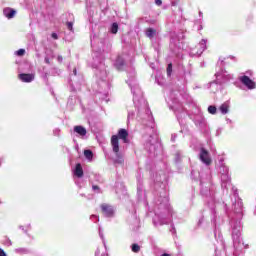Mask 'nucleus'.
<instances>
[{"label":"nucleus","mask_w":256,"mask_h":256,"mask_svg":"<svg viewBox=\"0 0 256 256\" xmlns=\"http://www.w3.org/2000/svg\"><path fill=\"white\" fill-rule=\"evenodd\" d=\"M128 77L126 83L129 85L131 92L134 95L133 101L137 111V121H141L143 125L150 127V129H155V118H153V113H151V109H149V104L143 97V92L141 91V88H139L137 80H135V69H132L128 74Z\"/></svg>","instance_id":"nucleus-1"},{"label":"nucleus","mask_w":256,"mask_h":256,"mask_svg":"<svg viewBox=\"0 0 256 256\" xmlns=\"http://www.w3.org/2000/svg\"><path fill=\"white\" fill-rule=\"evenodd\" d=\"M232 191L234 193L235 203H233L234 215L230 219V228L232 231L234 249H239L243 243L241 239V231L243 229V224L241 223V219H243V200L239 198L235 187H232Z\"/></svg>","instance_id":"nucleus-2"},{"label":"nucleus","mask_w":256,"mask_h":256,"mask_svg":"<svg viewBox=\"0 0 256 256\" xmlns=\"http://www.w3.org/2000/svg\"><path fill=\"white\" fill-rule=\"evenodd\" d=\"M111 51V43L107 42L103 44L102 50L94 52V62L93 67L96 68L95 75L98 79V85L104 89V91H109L111 89V77H109V72H107V67L105 66V57L103 53H109Z\"/></svg>","instance_id":"nucleus-3"},{"label":"nucleus","mask_w":256,"mask_h":256,"mask_svg":"<svg viewBox=\"0 0 256 256\" xmlns=\"http://www.w3.org/2000/svg\"><path fill=\"white\" fill-rule=\"evenodd\" d=\"M155 216L153 218V223L155 227H160L161 225H169L173 221V208L169 205V197L167 193L160 196L154 207Z\"/></svg>","instance_id":"nucleus-4"},{"label":"nucleus","mask_w":256,"mask_h":256,"mask_svg":"<svg viewBox=\"0 0 256 256\" xmlns=\"http://www.w3.org/2000/svg\"><path fill=\"white\" fill-rule=\"evenodd\" d=\"M200 195L205 199V201L211 207V213L213 215L212 221L216 224L215 219V185L211 181V176L206 175L203 177V174L200 175Z\"/></svg>","instance_id":"nucleus-5"},{"label":"nucleus","mask_w":256,"mask_h":256,"mask_svg":"<svg viewBox=\"0 0 256 256\" xmlns=\"http://www.w3.org/2000/svg\"><path fill=\"white\" fill-rule=\"evenodd\" d=\"M167 103L170 109L174 111L178 122L181 125V133H184V135H187L189 133V128L185 126V119L187 118V112L185 111V108L183 107V104L179 102V99H177V94L175 91L170 92L168 95Z\"/></svg>","instance_id":"nucleus-6"},{"label":"nucleus","mask_w":256,"mask_h":256,"mask_svg":"<svg viewBox=\"0 0 256 256\" xmlns=\"http://www.w3.org/2000/svg\"><path fill=\"white\" fill-rule=\"evenodd\" d=\"M127 137H129V132L122 128L118 131V135H113L111 138L112 151L116 156L113 160L115 165H123L125 162L123 153L119 152V139L127 143Z\"/></svg>","instance_id":"nucleus-7"},{"label":"nucleus","mask_w":256,"mask_h":256,"mask_svg":"<svg viewBox=\"0 0 256 256\" xmlns=\"http://www.w3.org/2000/svg\"><path fill=\"white\" fill-rule=\"evenodd\" d=\"M216 80L209 83V89H211L212 93L217 92L218 89H221V85H225V83H229L231 79H233V74H229L227 70L221 69L215 74Z\"/></svg>","instance_id":"nucleus-8"},{"label":"nucleus","mask_w":256,"mask_h":256,"mask_svg":"<svg viewBox=\"0 0 256 256\" xmlns=\"http://www.w3.org/2000/svg\"><path fill=\"white\" fill-rule=\"evenodd\" d=\"M183 39H185V34L180 32L178 34H173L170 40V50L175 55L179 56L181 49H183Z\"/></svg>","instance_id":"nucleus-9"},{"label":"nucleus","mask_w":256,"mask_h":256,"mask_svg":"<svg viewBox=\"0 0 256 256\" xmlns=\"http://www.w3.org/2000/svg\"><path fill=\"white\" fill-rule=\"evenodd\" d=\"M68 83L70 85V91L73 93H76V91H81V86L83 85V75L77 74V68L73 69Z\"/></svg>","instance_id":"nucleus-10"},{"label":"nucleus","mask_w":256,"mask_h":256,"mask_svg":"<svg viewBox=\"0 0 256 256\" xmlns=\"http://www.w3.org/2000/svg\"><path fill=\"white\" fill-rule=\"evenodd\" d=\"M190 119L201 131V133H206V135L209 133V126H207V120H205V117L201 112H198L197 114H191Z\"/></svg>","instance_id":"nucleus-11"},{"label":"nucleus","mask_w":256,"mask_h":256,"mask_svg":"<svg viewBox=\"0 0 256 256\" xmlns=\"http://www.w3.org/2000/svg\"><path fill=\"white\" fill-rule=\"evenodd\" d=\"M219 173L221 174L222 189H228V187H231V176H229V168L222 164L219 167Z\"/></svg>","instance_id":"nucleus-12"},{"label":"nucleus","mask_w":256,"mask_h":256,"mask_svg":"<svg viewBox=\"0 0 256 256\" xmlns=\"http://www.w3.org/2000/svg\"><path fill=\"white\" fill-rule=\"evenodd\" d=\"M159 147H161V144L157 136H149V140L145 143V149L150 153H155Z\"/></svg>","instance_id":"nucleus-13"},{"label":"nucleus","mask_w":256,"mask_h":256,"mask_svg":"<svg viewBox=\"0 0 256 256\" xmlns=\"http://www.w3.org/2000/svg\"><path fill=\"white\" fill-rule=\"evenodd\" d=\"M101 211L104 215V217H108V218H111V217H115V208L109 204H101Z\"/></svg>","instance_id":"nucleus-14"},{"label":"nucleus","mask_w":256,"mask_h":256,"mask_svg":"<svg viewBox=\"0 0 256 256\" xmlns=\"http://www.w3.org/2000/svg\"><path fill=\"white\" fill-rule=\"evenodd\" d=\"M239 81H240V83H242V85L246 86L247 89H249V90L256 89L255 81L251 80V78H249V76H246V75L240 76Z\"/></svg>","instance_id":"nucleus-15"},{"label":"nucleus","mask_w":256,"mask_h":256,"mask_svg":"<svg viewBox=\"0 0 256 256\" xmlns=\"http://www.w3.org/2000/svg\"><path fill=\"white\" fill-rule=\"evenodd\" d=\"M199 159L204 163V165H211V156H209V151L205 148L200 149Z\"/></svg>","instance_id":"nucleus-16"},{"label":"nucleus","mask_w":256,"mask_h":256,"mask_svg":"<svg viewBox=\"0 0 256 256\" xmlns=\"http://www.w3.org/2000/svg\"><path fill=\"white\" fill-rule=\"evenodd\" d=\"M146 37H148V39H150V41H153L154 39H157V37H159V31L155 28H146L144 31Z\"/></svg>","instance_id":"nucleus-17"},{"label":"nucleus","mask_w":256,"mask_h":256,"mask_svg":"<svg viewBox=\"0 0 256 256\" xmlns=\"http://www.w3.org/2000/svg\"><path fill=\"white\" fill-rule=\"evenodd\" d=\"M18 78L22 83H32V81H35V73H21L19 74Z\"/></svg>","instance_id":"nucleus-18"},{"label":"nucleus","mask_w":256,"mask_h":256,"mask_svg":"<svg viewBox=\"0 0 256 256\" xmlns=\"http://www.w3.org/2000/svg\"><path fill=\"white\" fill-rule=\"evenodd\" d=\"M138 186H137V195L139 201H145V190H143V185L141 184V176L137 177Z\"/></svg>","instance_id":"nucleus-19"},{"label":"nucleus","mask_w":256,"mask_h":256,"mask_svg":"<svg viewBox=\"0 0 256 256\" xmlns=\"http://www.w3.org/2000/svg\"><path fill=\"white\" fill-rule=\"evenodd\" d=\"M129 223L130 225L132 226V230L133 231H137L139 229V224H140V220L139 218L137 217V215H135V212L134 214L131 216V218H129Z\"/></svg>","instance_id":"nucleus-20"},{"label":"nucleus","mask_w":256,"mask_h":256,"mask_svg":"<svg viewBox=\"0 0 256 256\" xmlns=\"http://www.w3.org/2000/svg\"><path fill=\"white\" fill-rule=\"evenodd\" d=\"M196 48L198 49V51L196 52L197 57H201V55L203 54V51L207 49V40L202 39L199 42V44L196 46Z\"/></svg>","instance_id":"nucleus-21"},{"label":"nucleus","mask_w":256,"mask_h":256,"mask_svg":"<svg viewBox=\"0 0 256 256\" xmlns=\"http://www.w3.org/2000/svg\"><path fill=\"white\" fill-rule=\"evenodd\" d=\"M114 67H116V69L118 71H123V67H125V60L123 59V57L118 56L114 62Z\"/></svg>","instance_id":"nucleus-22"},{"label":"nucleus","mask_w":256,"mask_h":256,"mask_svg":"<svg viewBox=\"0 0 256 256\" xmlns=\"http://www.w3.org/2000/svg\"><path fill=\"white\" fill-rule=\"evenodd\" d=\"M17 11L13 8H4L3 15L6 16L7 19H13L15 17Z\"/></svg>","instance_id":"nucleus-23"},{"label":"nucleus","mask_w":256,"mask_h":256,"mask_svg":"<svg viewBox=\"0 0 256 256\" xmlns=\"http://www.w3.org/2000/svg\"><path fill=\"white\" fill-rule=\"evenodd\" d=\"M214 237L217 243H220L221 249H225V241L223 240V235H221V232L215 230Z\"/></svg>","instance_id":"nucleus-24"},{"label":"nucleus","mask_w":256,"mask_h":256,"mask_svg":"<svg viewBox=\"0 0 256 256\" xmlns=\"http://www.w3.org/2000/svg\"><path fill=\"white\" fill-rule=\"evenodd\" d=\"M74 133H77L80 137H85V135H87V129L83 126H75Z\"/></svg>","instance_id":"nucleus-25"},{"label":"nucleus","mask_w":256,"mask_h":256,"mask_svg":"<svg viewBox=\"0 0 256 256\" xmlns=\"http://www.w3.org/2000/svg\"><path fill=\"white\" fill-rule=\"evenodd\" d=\"M19 69L23 73H31V71H33V66H31L30 63L26 62V63L21 64Z\"/></svg>","instance_id":"nucleus-26"},{"label":"nucleus","mask_w":256,"mask_h":256,"mask_svg":"<svg viewBox=\"0 0 256 256\" xmlns=\"http://www.w3.org/2000/svg\"><path fill=\"white\" fill-rule=\"evenodd\" d=\"M229 107L230 103L229 101H226L219 107V111L222 113V115H227V113H229Z\"/></svg>","instance_id":"nucleus-27"},{"label":"nucleus","mask_w":256,"mask_h":256,"mask_svg":"<svg viewBox=\"0 0 256 256\" xmlns=\"http://www.w3.org/2000/svg\"><path fill=\"white\" fill-rule=\"evenodd\" d=\"M74 175L78 177V179H81V177H83V167L81 166V164H76V167L74 169Z\"/></svg>","instance_id":"nucleus-28"},{"label":"nucleus","mask_w":256,"mask_h":256,"mask_svg":"<svg viewBox=\"0 0 256 256\" xmlns=\"http://www.w3.org/2000/svg\"><path fill=\"white\" fill-rule=\"evenodd\" d=\"M84 157H85L88 161H93V151H91V150H85V151H84Z\"/></svg>","instance_id":"nucleus-29"},{"label":"nucleus","mask_w":256,"mask_h":256,"mask_svg":"<svg viewBox=\"0 0 256 256\" xmlns=\"http://www.w3.org/2000/svg\"><path fill=\"white\" fill-rule=\"evenodd\" d=\"M117 31H119V24H117V22H114L110 27V32L113 35H116Z\"/></svg>","instance_id":"nucleus-30"},{"label":"nucleus","mask_w":256,"mask_h":256,"mask_svg":"<svg viewBox=\"0 0 256 256\" xmlns=\"http://www.w3.org/2000/svg\"><path fill=\"white\" fill-rule=\"evenodd\" d=\"M133 119H135V112L129 110L127 116V125H129Z\"/></svg>","instance_id":"nucleus-31"},{"label":"nucleus","mask_w":256,"mask_h":256,"mask_svg":"<svg viewBox=\"0 0 256 256\" xmlns=\"http://www.w3.org/2000/svg\"><path fill=\"white\" fill-rule=\"evenodd\" d=\"M131 251L133 253H139V251H141V246H139V244H132Z\"/></svg>","instance_id":"nucleus-32"},{"label":"nucleus","mask_w":256,"mask_h":256,"mask_svg":"<svg viewBox=\"0 0 256 256\" xmlns=\"http://www.w3.org/2000/svg\"><path fill=\"white\" fill-rule=\"evenodd\" d=\"M50 75H53L54 77H57V75H61V70L58 68H52L50 70Z\"/></svg>","instance_id":"nucleus-33"},{"label":"nucleus","mask_w":256,"mask_h":256,"mask_svg":"<svg viewBox=\"0 0 256 256\" xmlns=\"http://www.w3.org/2000/svg\"><path fill=\"white\" fill-rule=\"evenodd\" d=\"M181 157H183V153L181 151H177L175 154L176 163H179V161H181Z\"/></svg>","instance_id":"nucleus-34"},{"label":"nucleus","mask_w":256,"mask_h":256,"mask_svg":"<svg viewBox=\"0 0 256 256\" xmlns=\"http://www.w3.org/2000/svg\"><path fill=\"white\" fill-rule=\"evenodd\" d=\"M208 113H210V115H215V113H217V107L215 106H209L208 107Z\"/></svg>","instance_id":"nucleus-35"},{"label":"nucleus","mask_w":256,"mask_h":256,"mask_svg":"<svg viewBox=\"0 0 256 256\" xmlns=\"http://www.w3.org/2000/svg\"><path fill=\"white\" fill-rule=\"evenodd\" d=\"M166 71H167V76L171 77V73H173V64L171 63L168 64Z\"/></svg>","instance_id":"nucleus-36"},{"label":"nucleus","mask_w":256,"mask_h":256,"mask_svg":"<svg viewBox=\"0 0 256 256\" xmlns=\"http://www.w3.org/2000/svg\"><path fill=\"white\" fill-rule=\"evenodd\" d=\"M156 82L158 83V85H165V79H163L161 76L156 77Z\"/></svg>","instance_id":"nucleus-37"},{"label":"nucleus","mask_w":256,"mask_h":256,"mask_svg":"<svg viewBox=\"0 0 256 256\" xmlns=\"http://www.w3.org/2000/svg\"><path fill=\"white\" fill-rule=\"evenodd\" d=\"M99 237L102 239L104 247H106L105 236L103 235V230L101 229V227H99Z\"/></svg>","instance_id":"nucleus-38"},{"label":"nucleus","mask_w":256,"mask_h":256,"mask_svg":"<svg viewBox=\"0 0 256 256\" xmlns=\"http://www.w3.org/2000/svg\"><path fill=\"white\" fill-rule=\"evenodd\" d=\"M90 221H93V223L99 222V216L93 214L90 216Z\"/></svg>","instance_id":"nucleus-39"},{"label":"nucleus","mask_w":256,"mask_h":256,"mask_svg":"<svg viewBox=\"0 0 256 256\" xmlns=\"http://www.w3.org/2000/svg\"><path fill=\"white\" fill-rule=\"evenodd\" d=\"M16 55H18V57H23V55H25V49L17 50Z\"/></svg>","instance_id":"nucleus-40"},{"label":"nucleus","mask_w":256,"mask_h":256,"mask_svg":"<svg viewBox=\"0 0 256 256\" xmlns=\"http://www.w3.org/2000/svg\"><path fill=\"white\" fill-rule=\"evenodd\" d=\"M92 190L94 191V193H101V188H99V186L97 185H93Z\"/></svg>","instance_id":"nucleus-41"},{"label":"nucleus","mask_w":256,"mask_h":256,"mask_svg":"<svg viewBox=\"0 0 256 256\" xmlns=\"http://www.w3.org/2000/svg\"><path fill=\"white\" fill-rule=\"evenodd\" d=\"M16 253H29L27 248H18L16 249Z\"/></svg>","instance_id":"nucleus-42"},{"label":"nucleus","mask_w":256,"mask_h":256,"mask_svg":"<svg viewBox=\"0 0 256 256\" xmlns=\"http://www.w3.org/2000/svg\"><path fill=\"white\" fill-rule=\"evenodd\" d=\"M66 25L68 31H71V33H73V22H67Z\"/></svg>","instance_id":"nucleus-43"},{"label":"nucleus","mask_w":256,"mask_h":256,"mask_svg":"<svg viewBox=\"0 0 256 256\" xmlns=\"http://www.w3.org/2000/svg\"><path fill=\"white\" fill-rule=\"evenodd\" d=\"M53 134H54L56 137H59V135H61V129L55 128V129L53 130Z\"/></svg>","instance_id":"nucleus-44"},{"label":"nucleus","mask_w":256,"mask_h":256,"mask_svg":"<svg viewBox=\"0 0 256 256\" xmlns=\"http://www.w3.org/2000/svg\"><path fill=\"white\" fill-rule=\"evenodd\" d=\"M75 183L80 189L83 187V182H81V180H76Z\"/></svg>","instance_id":"nucleus-45"},{"label":"nucleus","mask_w":256,"mask_h":256,"mask_svg":"<svg viewBox=\"0 0 256 256\" xmlns=\"http://www.w3.org/2000/svg\"><path fill=\"white\" fill-rule=\"evenodd\" d=\"M101 255V250L97 249L95 252V256ZM101 256H108L107 254H102Z\"/></svg>","instance_id":"nucleus-46"},{"label":"nucleus","mask_w":256,"mask_h":256,"mask_svg":"<svg viewBox=\"0 0 256 256\" xmlns=\"http://www.w3.org/2000/svg\"><path fill=\"white\" fill-rule=\"evenodd\" d=\"M4 245H7V247H11L12 242H11L9 239H7V240L5 241V243H4Z\"/></svg>","instance_id":"nucleus-47"},{"label":"nucleus","mask_w":256,"mask_h":256,"mask_svg":"<svg viewBox=\"0 0 256 256\" xmlns=\"http://www.w3.org/2000/svg\"><path fill=\"white\" fill-rule=\"evenodd\" d=\"M217 65H220V67H225V61L224 60H220Z\"/></svg>","instance_id":"nucleus-48"},{"label":"nucleus","mask_w":256,"mask_h":256,"mask_svg":"<svg viewBox=\"0 0 256 256\" xmlns=\"http://www.w3.org/2000/svg\"><path fill=\"white\" fill-rule=\"evenodd\" d=\"M44 61H45V63L47 64V65H51V61L49 60V57H45L44 58Z\"/></svg>","instance_id":"nucleus-49"},{"label":"nucleus","mask_w":256,"mask_h":256,"mask_svg":"<svg viewBox=\"0 0 256 256\" xmlns=\"http://www.w3.org/2000/svg\"><path fill=\"white\" fill-rule=\"evenodd\" d=\"M155 3H156V5H158V7L163 5V1L162 0H155Z\"/></svg>","instance_id":"nucleus-50"},{"label":"nucleus","mask_w":256,"mask_h":256,"mask_svg":"<svg viewBox=\"0 0 256 256\" xmlns=\"http://www.w3.org/2000/svg\"><path fill=\"white\" fill-rule=\"evenodd\" d=\"M0 256H7L4 249L0 248Z\"/></svg>","instance_id":"nucleus-51"},{"label":"nucleus","mask_w":256,"mask_h":256,"mask_svg":"<svg viewBox=\"0 0 256 256\" xmlns=\"http://www.w3.org/2000/svg\"><path fill=\"white\" fill-rule=\"evenodd\" d=\"M51 37L52 39H59V36L57 35V33H52Z\"/></svg>","instance_id":"nucleus-52"},{"label":"nucleus","mask_w":256,"mask_h":256,"mask_svg":"<svg viewBox=\"0 0 256 256\" xmlns=\"http://www.w3.org/2000/svg\"><path fill=\"white\" fill-rule=\"evenodd\" d=\"M57 61H58L59 63H63V56H58V57H57Z\"/></svg>","instance_id":"nucleus-53"},{"label":"nucleus","mask_w":256,"mask_h":256,"mask_svg":"<svg viewBox=\"0 0 256 256\" xmlns=\"http://www.w3.org/2000/svg\"><path fill=\"white\" fill-rule=\"evenodd\" d=\"M170 231H171V233H176L175 225H173V224L171 225V230Z\"/></svg>","instance_id":"nucleus-54"},{"label":"nucleus","mask_w":256,"mask_h":256,"mask_svg":"<svg viewBox=\"0 0 256 256\" xmlns=\"http://www.w3.org/2000/svg\"><path fill=\"white\" fill-rule=\"evenodd\" d=\"M177 139V135L176 134H173L172 136H171V141H175Z\"/></svg>","instance_id":"nucleus-55"},{"label":"nucleus","mask_w":256,"mask_h":256,"mask_svg":"<svg viewBox=\"0 0 256 256\" xmlns=\"http://www.w3.org/2000/svg\"><path fill=\"white\" fill-rule=\"evenodd\" d=\"M19 229H21L22 231H24V233H26V234H27V229H25V227H24V226H19Z\"/></svg>","instance_id":"nucleus-56"},{"label":"nucleus","mask_w":256,"mask_h":256,"mask_svg":"<svg viewBox=\"0 0 256 256\" xmlns=\"http://www.w3.org/2000/svg\"><path fill=\"white\" fill-rule=\"evenodd\" d=\"M26 231H31V224H28V225L26 226Z\"/></svg>","instance_id":"nucleus-57"},{"label":"nucleus","mask_w":256,"mask_h":256,"mask_svg":"<svg viewBox=\"0 0 256 256\" xmlns=\"http://www.w3.org/2000/svg\"><path fill=\"white\" fill-rule=\"evenodd\" d=\"M160 256H171V254H168V253H163L162 255Z\"/></svg>","instance_id":"nucleus-58"},{"label":"nucleus","mask_w":256,"mask_h":256,"mask_svg":"<svg viewBox=\"0 0 256 256\" xmlns=\"http://www.w3.org/2000/svg\"><path fill=\"white\" fill-rule=\"evenodd\" d=\"M43 79L47 80V73L43 74Z\"/></svg>","instance_id":"nucleus-59"},{"label":"nucleus","mask_w":256,"mask_h":256,"mask_svg":"<svg viewBox=\"0 0 256 256\" xmlns=\"http://www.w3.org/2000/svg\"><path fill=\"white\" fill-rule=\"evenodd\" d=\"M150 67L152 68V69H155V64H150Z\"/></svg>","instance_id":"nucleus-60"},{"label":"nucleus","mask_w":256,"mask_h":256,"mask_svg":"<svg viewBox=\"0 0 256 256\" xmlns=\"http://www.w3.org/2000/svg\"><path fill=\"white\" fill-rule=\"evenodd\" d=\"M215 256H219V253H217V248H215Z\"/></svg>","instance_id":"nucleus-61"},{"label":"nucleus","mask_w":256,"mask_h":256,"mask_svg":"<svg viewBox=\"0 0 256 256\" xmlns=\"http://www.w3.org/2000/svg\"><path fill=\"white\" fill-rule=\"evenodd\" d=\"M102 99H107V92L104 94V97Z\"/></svg>","instance_id":"nucleus-62"},{"label":"nucleus","mask_w":256,"mask_h":256,"mask_svg":"<svg viewBox=\"0 0 256 256\" xmlns=\"http://www.w3.org/2000/svg\"><path fill=\"white\" fill-rule=\"evenodd\" d=\"M199 16H200V17H203V12L200 11V12H199Z\"/></svg>","instance_id":"nucleus-63"},{"label":"nucleus","mask_w":256,"mask_h":256,"mask_svg":"<svg viewBox=\"0 0 256 256\" xmlns=\"http://www.w3.org/2000/svg\"><path fill=\"white\" fill-rule=\"evenodd\" d=\"M97 97H99V99H101V93H98V94H97Z\"/></svg>","instance_id":"nucleus-64"}]
</instances>
